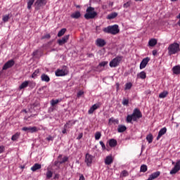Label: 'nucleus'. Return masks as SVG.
<instances>
[{
	"label": "nucleus",
	"instance_id": "nucleus-36",
	"mask_svg": "<svg viewBox=\"0 0 180 180\" xmlns=\"http://www.w3.org/2000/svg\"><path fill=\"white\" fill-rule=\"evenodd\" d=\"M147 77V75L145 73L144 71L141 72L139 75V77L141 78V79H146Z\"/></svg>",
	"mask_w": 180,
	"mask_h": 180
},
{
	"label": "nucleus",
	"instance_id": "nucleus-21",
	"mask_svg": "<svg viewBox=\"0 0 180 180\" xmlns=\"http://www.w3.org/2000/svg\"><path fill=\"white\" fill-rule=\"evenodd\" d=\"M108 144L110 147H116V146H117V141H116V139H111L109 140Z\"/></svg>",
	"mask_w": 180,
	"mask_h": 180
},
{
	"label": "nucleus",
	"instance_id": "nucleus-4",
	"mask_svg": "<svg viewBox=\"0 0 180 180\" xmlns=\"http://www.w3.org/2000/svg\"><path fill=\"white\" fill-rule=\"evenodd\" d=\"M86 13L84 14V18L87 20L89 19H94L98 15V13L95 11V8L94 7H88L86 10Z\"/></svg>",
	"mask_w": 180,
	"mask_h": 180
},
{
	"label": "nucleus",
	"instance_id": "nucleus-45",
	"mask_svg": "<svg viewBox=\"0 0 180 180\" xmlns=\"http://www.w3.org/2000/svg\"><path fill=\"white\" fill-rule=\"evenodd\" d=\"M122 105H124V106H127V105H129V99L124 98L122 101Z\"/></svg>",
	"mask_w": 180,
	"mask_h": 180
},
{
	"label": "nucleus",
	"instance_id": "nucleus-50",
	"mask_svg": "<svg viewBox=\"0 0 180 180\" xmlns=\"http://www.w3.org/2000/svg\"><path fill=\"white\" fill-rule=\"evenodd\" d=\"M46 140L48 141H53L54 140V138L51 136H49L47 138H46Z\"/></svg>",
	"mask_w": 180,
	"mask_h": 180
},
{
	"label": "nucleus",
	"instance_id": "nucleus-46",
	"mask_svg": "<svg viewBox=\"0 0 180 180\" xmlns=\"http://www.w3.org/2000/svg\"><path fill=\"white\" fill-rule=\"evenodd\" d=\"M99 143H100V146H101V148H102L103 150H106V146H105V143H103V141H101L99 142Z\"/></svg>",
	"mask_w": 180,
	"mask_h": 180
},
{
	"label": "nucleus",
	"instance_id": "nucleus-8",
	"mask_svg": "<svg viewBox=\"0 0 180 180\" xmlns=\"http://www.w3.org/2000/svg\"><path fill=\"white\" fill-rule=\"evenodd\" d=\"M22 131H27V133H37L40 128L37 127H24L22 128Z\"/></svg>",
	"mask_w": 180,
	"mask_h": 180
},
{
	"label": "nucleus",
	"instance_id": "nucleus-48",
	"mask_svg": "<svg viewBox=\"0 0 180 180\" xmlns=\"http://www.w3.org/2000/svg\"><path fill=\"white\" fill-rule=\"evenodd\" d=\"M51 37V36L50 35V34H46L45 35H44L41 39H50Z\"/></svg>",
	"mask_w": 180,
	"mask_h": 180
},
{
	"label": "nucleus",
	"instance_id": "nucleus-25",
	"mask_svg": "<svg viewBox=\"0 0 180 180\" xmlns=\"http://www.w3.org/2000/svg\"><path fill=\"white\" fill-rule=\"evenodd\" d=\"M41 81H44V82H49L50 77L47 75L43 74L41 76Z\"/></svg>",
	"mask_w": 180,
	"mask_h": 180
},
{
	"label": "nucleus",
	"instance_id": "nucleus-32",
	"mask_svg": "<svg viewBox=\"0 0 180 180\" xmlns=\"http://www.w3.org/2000/svg\"><path fill=\"white\" fill-rule=\"evenodd\" d=\"M148 44L149 46H150V47H154V46H155V44H157V39H152L148 41Z\"/></svg>",
	"mask_w": 180,
	"mask_h": 180
},
{
	"label": "nucleus",
	"instance_id": "nucleus-3",
	"mask_svg": "<svg viewBox=\"0 0 180 180\" xmlns=\"http://www.w3.org/2000/svg\"><path fill=\"white\" fill-rule=\"evenodd\" d=\"M168 55L169 56H174V54H176L177 53H179L180 48H179V44L174 42L168 46Z\"/></svg>",
	"mask_w": 180,
	"mask_h": 180
},
{
	"label": "nucleus",
	"instance_id": "nucleus-12",
	"mask_svg": "<svg viewBox=\"0 0 180 180\" xmlns=\"http://www.w3.org/2000/svg\"><path fill=\"white\" fill-rule=\"evenodd\" d=\"M68 39H70V35H65L61 39L58 40V44L59 46H63V44H65L68 41Z\"/></svg>",
	"mask_w": 180,
	"mask_h": 180
},
{
	"label": "nucleus",
	"instance_id": "nucleus-2",
	"mask_svg": "<svg viewBox=\"0 0 180 180\" xmlns=\"http://www.w3.org/2000/svg\"><path fill=\"white\" fill-rule=\"evenodd\" d=\"M103 32L104 33H108L109 34H117L120 30L119 29V25H109L107 27L103 28Z\"/></svg>",
	"mask_w": 180,
	"mask_h": 180
},
{
	"label": "nucleus",
	"instance_id": "nucleus-43",
	"mask_svg": "<svg viewBox=\"0 0 180 180\" xmlns=\"http://www.w3.org/2000/svg\"><path fill=\"white\" fill-rule=\"evenodd\" d=\"M67 161H68V157L65 156L59 161V164H64V162H67Z\"/></svg>",
	"mask_w": 180,
	"mask_h": 180
},
{
	"label": "nucleus",
	"instance_id": "nucleus-24",
	"mask_svg": "<svg viewBox=\"0 0 180 180\" xmlns=\"http://www.w3.org/2000/svg\"><path fill=\"white\" fill-rule=\"evenodd\" d=\"M127 129V127L124 125H118L117 131L118 133H123L124 131H126Z\"/></svg>",
	"mask_w": 180,
	"mask_h": 180
},
{
	"label": "nucleus",
	"instance_id": "nucleus-9",
	"mask_svg": "<svg viewBox=\"0 0 180 180\" xmlns=\"http://www.w3.org/2000/svg\"><path fill=\"white\" fill-rule=\"evenodd\" d=\"M94 158L92 155H90L89 153L86 154L85 162H86L87 167H91L92 165Z\"/></svg>",
	"mask_w": 180,
	"mask_h": 180
},
{
	"label": "nucleus",
	"instance_id": "nucleus-34",
	"mask_svg": "<svg viewBox=\"0 0 180 180\" xmlns=\"http://www.w3.org/2000/svg\"><path fill=\"white\" fill-rule=\"evenodd\" d=\"M46 179H50V178H52V176H53V172H51V170L48 169L46 173Z\"/></svg>",
	"mask_w": 180,
	"mask_h": 180
},
{
	"label": "nucleus",
	"instance_id": "nucleus-16",
	"mask_svg": "<svg viewBox=\"0 0 180 180\" xmlns=\"http://www.w3.org/2000/svg\"><path fill=\"white\" fill-rule=\"evenodd\" d=\"M30 84H32L30 81H25L23 82L19 86V89H25V88H27Z\"/></svg>",
	"mask_w": 180,
	"mask_h": 180
},
{
	"label": "nucleus",
	"instance_id": "nucleus-58",
	"mask_svg": "<svg viewBox=\"0 0 180 180\" xmlns=\"http://www.w3.org/2000/svg\"><path fill=\"white\" fill-rule=\"evenodd\" d=\"M177 19H180V13H179V14L177 15Z\"/></svg>",
	"mask_w": 180,
	"mask_h": 180
},
{
	"label": "nucleus",
	"instance_id": "nucleus-57",
	"mask_svg": "<svg viewBox=\"0 0 180 180\" xmlns=\"http://www.w3.org/2000/svg\"><path fill=\"white\" fill-rule=\"evenodd\" d=\"M82 135H80V136H79L77 137L78 140H79V139H82Z\"/></svg>",
	"mask_w": 180,
	"mask_h": 180
},
{
	"label": "nucleus",
	"instance_id": "nucleus-40",
	"mask_svg": "<svg viewBox=\"0 0 180 180\" xmlns=\"http://www.w3.org/2000/svg\"><path fill=\"white\" fill-rule=\"evenodd\" d=\"M33 4H34V0H29L27 2V9H32Z\"/></svg>",
	"mask_w": 180,
	"mask_h": 180
},
{
	"label": "nucleus",
	"instance_id": "nucleus-47",
	"mask_svg": "<svg viewBox=\"0 0 180 180\" xmlns=\"http://www.w3.org/2000/svg\"><path fill=\"white\" fill-rule=\"evenodd\" d=\"M130 5H131V2L130 1H127V3L124 4L123 8H129V6H130Z\"/></svg>",
	"mask_w": 180,
	"mask_h": 180
},
{
	"label": "nucleus",
	"instance_id": "nucleus-23",
	"mask_svg": "<svg viewBox=\"0 0 180 180\" xmlns=\"http://www.w3.org/2000/svg\"><path fill=\"white\" fill-rule=\"evenodd\" d=\"M74 124H75V121H69L65 125H64V127L65 129H70L71 127H72V126H74Z\"/></svg>",
	"mask_w": 180,
	"mask_h": 180
},
{
	"label": "nucleus",
	"instance_id": "nucleus-14",
	"mask_svg": "<svg viewBox=\"0 0 180 180\" xmlns=\"http://www.w3.org/2000/svg\"><path fill=\"white\" fill-rule=\"evenodd\" d=\"M165 133H167V127L162 128L158 132V135L156 137V140H160V139H161V137H162L164 134H165Z\"/></svg>",
	"mask_w": 180,
	"mask_h": 180
},
{
	"label": "nucleus",
	"instance_id": "nucleus-37",
	"mask_svg": "<svg viewBox=\"0 0 180 180\" xmlns=\"http://www.w3.org/2000/svg\"><path fill=\"white\" fill-rule=\"evenodd\" d=\"M20 136V134L16 133V134H15L14 135L12 136L11 140L13 141H16V140H18V139H19Z\"/></svg>",
	"mask_w": 180,
	"mask_h": 180
},
{
	"label": "nucleus",
	"instance_id": "nucleus-61",
	"mask_svg": "<svg viewBox=\"0 0 180 180\" xmlns=\"http://www.w3.org/2000/svg\"><path fill=\"white\" fill-rule=\"evenodd\" d=\"M61 157H63V156L60 155H59L58 158H61Z\"/></svg>",
	"mask_w": 180,
	"mask_h": 180
},
{
	"label": "nucleus",
	"instance_id": "nucleus-59",
	"mask_svg": "<svg viewBox=\"0 0 180 180\" xmlns=\"http://www.w3.org/2000/svg\"><path fill=\"white\" fill-rule=\"evenodd\" d=\"M172 165H175V162L172 161Z\"/></svg>",
	"mask_w": 180,
	"mask_h": 180
},
{
	"label": "nucleus",
	"instance_id": "nucleus-35",
	"mask_svg": "<svg viewBox=\"0 0 180 180\" xmlns=\"http://www.w3.org/2000/svg\"><path fill=\"white\" fill-rule=\"evenodd\" d=\"M153 134H150L148 135H147L146 136V140L148 141V143H149V144H151V143H153Z\"/></svg>",
	"mask_w": 180,
	"mask_h": 180
},
{
	"label": "nucleus",
	"instance_id": "nucleus-7",
	"mask_svg": "<svg viewBox=\"0 0 180 180\" xmlns=\"http://www.w3.org/2000/svg\"><path fill=\"white\" fill-rule=\"evenodd\" d=\"M123 59V56H117L116 58H113L110 62V67L111 68H115V67H117L119 64H120V61Z\"/></svg>",
	"mask_w": 180,
	"mask_h": 180
},
{
	"label": "nucleus",
	"instance_id": "nucleus-51",
	"mask_svg": "<svg viewBox=\"0 0 180 180\" xmlns=\"http://www.w3.org/2000/svg\"><path fill=\"white\" fill-rule=\"evenodd\" d=\"M5 150V146H0V154H2V152Z\"/></svg>",
	"mask_w": 180,
	"mask_h": 180
},
{
	"label": "nucleus",
	"instance_id": "nucleus-11",
	"mask_svg": "<svg viewBox=\"0 0 180 180\" xmlns=\"http://www.w3.org/2000/svg\"><path fill=\"white\" fill-rule=\"evenodd\" d=\"M150 58L148 57L143 58L140 63V70H143V68H146V67H147V64H148V63L150 62Z\"/></svg>",
	"mask_w": 180,
	"mask_h": 180
},
{
	"label": "nucleus",
	"instance_id": "nucleus-39",
	"mask_svg": "<svg viewBox=\"0 0 180 180\" xmlns=\"http://www.w3.org/2000/svg\"><path fill=\"white\" fill-rule=\"evenodd\" d=\"M39 72H40L39 69L34 70V72L32 75V78H34V79H35V78H37V76L39 75Z\"/></svg>",
	"mask_w": 180,
	"mask_h": 180
},
{
	"label": "nucleus",
	"instance_id": "nucleus-42",
	"mask_svg": "<svg viewBox=\"0 0 180 180\" xmlns=\"http://www.w3.org/2000/svg\"><path fill=\"white\" fill-rule=\"evenodd\" d=\"M108 61H103L101 63H100L98 65V68H101V67H105L106 65H108Z\"/></svg>",
	"mask_w": 180,
	"mask_h": 180
},
{
	"label": "nucleus",
	"instance_id": "nucleus-30",
	"mask_svg": "<svg viewBox=\"0 0 180 180\" xmlns=\"http://www.w3.org/2000/svg\"><path fill=\"white\" fill-rule=\"evenodd\" d=\"M117 16V13H112L107 16V19H109L110 20L112 19H115V18H116Z\"/></svg>",
	"mask_w": 180,
	"mask_h": 180
},
{
	"label": "nucleus",
	"instance_id": "nucleus-54",
	"mask_svg": "<svg viewBox=\"0 0 180 180\" xmlns=\"http://www.w3.org/2000/svg\"><path fill=\"white\" fill-rule=\"evenodd\" d=\"M63 134H65L67 133V128L64 127L63 130L62 131Z\"/></svg>",
	"mask_w": 180,
	"mask_h": 180
},
{
	"label": "nucleus",
	"instance_id": "nucleus-28",
	"mask_svg": "<svg viewBox=\"0 0 180 180\" xmlns=\"http://www.w3.org/2000/svg\"><path fill=\"white\" fill-rule=\"evenodd\" d=\"M172 71L174 72V74L178 75L180 74V66H174L172 68Z\"/></svg>",
	"mask_w": 180,
	"mask_h": 180
},
{
	"label": "nucleus",
	"instance_id": "nucleus-5",
	"mask_svg": "<svg viewBox=\"0 0 180 180\" xmlns=\"http://www.w3.org/2000/svg\"><path fill=\"white\" fill-rule=\"evenodd\" d=\"M56 77H65V75H68V68L67 66H63L60 69H58L55 72Z\"/></svg>",
	"mask_w": 180,
	"mask_h": 180
},
{
	"label": "nucleus",
	"instance_id": "nucleus-1",
	"mask_svg": "<svg viewBox=\"0 0 180 180\" xmlns=\"http://www.w3.org/2000/svg\"><path fill=\"white\" fill-rule=\"evenodd\" d=\"M143 117V114L139 108H135L131 115H128L126 118L127 123H133L132 122H139V119Z\"/></svg>",
	"mask_w": 180,
	"mask_h": 180
},
{
	"label": "nucleus",
	"instance_id": "nucleus-44",
	"mask_svg": "<svg viewBox=\"0 0 180 180\" xmlns=\"http://www.w3.org/2000/svg\"><path fill=\"white\" fill-rule=\"evenodd\" d=\"M131 86H133V84H131V82L127 83L125 84V89H131Z\"/></svg>",
	"mask_w": 180,
	"mask_h": 180
},
{
	"label": "nucleus",
	"instance_id": "nucleus-41",
	"mask_svg": "<svg viewBox=\"0 0 180 180\" xmlns=\"http://www.w3.org/2000/svg\"><path fill=\"white\" fill-rule=\"evenodd\" d=\"M102 137V134L100 131H97L95 134V140H99Z\"/></svg>",
	"mask_w": 180,
	"mask_h": 180
},
{
	"label": "nucleus",
	"instance_id": "nucleus-55",
	"mask_svg": "<svg viewBox=\"0 0 180 180\" xmlns=\"http://www.w3.org/2000/svg\"><path fill=\"white\" fill-rule=\"evenodd\" d=\"M79 180H85V177L84 176V175L81 174Z\"/></svg>",
	"mask_w": 180,
	"mask_h": 180
},
{
	"label": "nucleus",
	"instance_id": "nucleus-19",
	"mask_svg": "<svg viewBox=\"0 0 180 180\" xmlns=\"http://www.w3.org/2000/svg\"><path fill=\"white\" fill-rule=\"evenodd\" d=\"M106 44V41H105L103 39H98L96 40V45L98 46V47H103Z\"/></svg>",
	"mask_w": 180,
	"mask_h": 180
},
{
	"label": "nucleus",
	"instance_id": "nucleus-49",
	"mask_svg": "<svg viewBox=\"0 0 180 180\" xmlns=\"http://www.w3.org/2000/svg\"><path fill=\"white\" fill-rule=\"evenodd\" d=\"M83 95H84V91H79L77 93V98H81V96H83Z\"/></svg>",
	"mask_w": 180,
	"mask_h": 180
},
{
	"label": "nucleus",
	"instance_id": "nucleus-60",
	"mask_svg": "<svg viewBox=\"0 0 180 180\" xmlns=\"http://www.w3.org/2000/svg\"><path fill=\"white\" fill-rule=\"evenodd\" d=\"M172 1V2H175V1H176V0H171Z\"/></svg>",
	"mask_w": 180,
	"mask_h": 180
},
{
	"label": "nucleus",
	"instance_id": "nucleus-10",
	"mask_svg": "<svg viewBox=\"0 0 180 180\" xmlns=\"http://www.w3.org/2000/svg\"><path fill=\"white\" fill-rule=\"evenodd\" d=\"M180 170V160H177L174 168L170 171V174L174 175Z\"/></svg>",
	"mask_w": 180,
	"mask_h": 180
},
{
	"label": "nucleus",
	"instance_id": "nucleus-22",
	"mask_svg": "<svg viewBox=\"0 0 180 180\" xmlns=\"http://www.w3.org/2000/svg\"><path fill=\"white\" fill-rule=\"evenodd\" d=\"M41 168V165L35 163L32 167L31 171L33 172H35V171H37V169H40Z\"/></svg>",
	"mask_w": 180,
	"mask_h": 180
},
{
	"label": "nucleus",
	"instance_id": "nucleus-6",
	"mask_svg": "<svg viewBox=\"0 0 180 180\" xmlns=\"http://www.w3.org/2000/svg\"><path fill=\"white\" fill-rule=\"evenodd\" d=\"M47 4V0H37L34 3L35 11H40L43 9L46 4Z\"/></svg>",
	"mask_w": 180,
	"mask_h": 180
},
{
	"label": "nucleus",
	"instance_id": "nucleus-18",
	"mask_svg": "<svg viewBox=\"0 0 180 180\" xmlns=\"http://www.w3.org/2000/svg\"><path fill=\"white\" fill-rule=\"evenodd\" d=\"M98 108H99V105L98 104L93 105L88 111L89 115H92V113H94V112H95V110H96V109H98Z\"/></svg>",
	"mask_w": 180,
	"mask_h": 180
},
{
	"label": "nucleus",
	"instance_id": "nucleus-29",
	"mask_svg": "<svg viewBox=\"0 0 180 180\" xmlns=\"http://www.w3.org/2000/svg\"><path fill=\"white\" fill-rule=\"evenodd\" d=\"M167 96H168V92L167 91H164L163 92L159 94V98L160 99H164V98H167Z\"/></svg>",
	"mask_w": 180,
	"mask_h": 180
},
{
	"label": "nucleus",
	"instance_id": "nucleus-20",
	"mask_svg": "<svg viewBox=\"0 0 180 180\" xmlns=\"http://www.w3.org/2000/svg\"><path fill=\"white\" fill-rule=\"evenodd\" d=\"M70 18H72V19H79V18H81V12L76 11L72 13Z\"/></svg>",
	"mask_w": 180,
	"mask_h": 180
},
{
	"label": "nucleus",
	"instance_id": "nucleus-52",
	"mask_svg": "<svg viewBox=\"0 0 180 180\" xmlns=\"http://www.w3.org/2000/svg\"><path fill=\"white\" fill-rule=\"evenodd\" d=\"M87 57L89 58H94V53H87Z\"/></svg>",
	"mask_w": 180,
	"mask_h": 180
},
{
	"label": "nucleus",
	"instance_id": "nucleus-33",
	"mask_svg": "<svg viewBox=\"0 0 180 180\" xmlns=\"http://www.w3.org/2000/svg\"><path fill=\"white\" fill-rule=\"evenodd\" d=\"M65 32H67V29L65 28L60 30L58 33V37H61V36H64Z\"/></svg>",
	"mask_w": 180,
	"mask_h": 180
},
{
	"label": "nucleus",
	"instance_id": "nucleus-56",
	"mask_svg": "<svg viewBox=\"0 0 180 180\" xmlns=\"http://www.w3.org/2000/svg\"><path fill=\"white\" fill-rule=\"evenodd\" d=\"M152 53L153 56H157V50H153Z\"/></svg>",
	"mask_w": 180,
	"mask_h": 180
},
{
	"label": "nucleus",
	"instance_id": "nucleus-31",
	"mask_svg": "<svg viewBox=\"0 0 180 180\" xmlns=\"http://www.w3.org/2000/svg\"><path fill=\"white\" fill-rule=\"evenodd\" d=\"M11 18H12V15H11V14L6 15L3 16L2 20L3 22H4V23H6V22H8V20H9Z\"/></svg>",
	"mask_w": 180,
	"mask_h": 180
},
{
	"label": "nucleus",
	"instance_id": "nucleus-26",
	"mask_svg": "<svg viewBox=\"0 0 180 180\" xmlns=\"http://www.w3.org/2000/svg\"><path fill=\"white\" fill-rule=\"evenodd\" d=\"M61 101H63V99H61V98H58L56 100L52 99L51 101V106H56V105H57V103H60V102H61Z\"/></svg>",
	"mask_w": 180,
	"mask_h": 180
},
{
	"label": "nucleus",
	"instance_id": "nucleus-53",
	"mask_svg": "<svg viewBox=\"0 0 180 180\" xmlns=\"http://www.w3.org/2000/svg\"><path fill=\"white\" fill-rule=\"evenodd\" d=\"M122 174L124 176H127V171L123 170Z\"/></svg>",
	"mask_w": 180,
	"mask_h": 180
},
{
	"label": "nucleus",
	"instance_id": "nucleus-15",
	"mask_svg": "<svg viewBox=\"0 0 180 180\" xmlns=\"http://www.w3.org/2000/svg\"><path fill=\"white\" fill-rule=\"evenodd\" d=\"M104 162L105 165H110V164L113 163V156L112 155L106 156Z\"/></svg>",
	"mask_w": 180,
	"mask_h": 180
},
{
	"label": "nucleus",
	"instance_id": "nucleus-17",
	"mask_svg": "<svg viewBox=\"0 0 180 180\" xmlns=\"http://www.w3.org/2000/svg\"><path fill=\"white\" fill-rule=\"evenodd\" d=\"M160 175H161V172L158 171L156 172H153V174H151L149 176V178L151 179V180L157 179V178H158Z\"/></svg>",
	"mask_w": 180,
	"mask_h": 180
},
{
	"label": "nucleus",
	"instance_id": "nucleus-13",
	"mask_svg": "<svg viewBox=\"0 0 180 180\" xmlns=\"http://www.w3.org/2000/svg\"><path fill=\"white\" fill-rule=\"evenodd\" d=\"M15 65V61L13 60H10L7 63L4 64L3 66V70H8V68H11Z\"/></svg>",
	"mask_w": 180,
	"mask_h": 180
},
{
	"label": "nucleus",
	"instance_id": "nucleus-27",
	"mask_svg": "<svg viewBox=\"0 0 180 180\" xmlns=\"http://www.w3.org/2000/svg\"><path fill=\"white\" fill-rule=\"evenodd\" d=\"M112 123H115L116 124H119V120H116L114 117H111L108 120V124H112Z\"/></svg>",
	"mask_w": 180,
	"mask_h": 180
},
{
	"label": "nucleus",
	"instance_id": "nucleus-38",
	"mask_svg": "<svg viewBox=\"0 0 180 180\" xmlns=\"http://www.w3.org/2000/svg\"><path fill=\"white\" fill-rule=\"evenodd\" d=\"M147 165H142L140 167V172H147Z\"/></svg>",
	"mask_w": 180,
	"mask_h": 180
}]
</instances>
